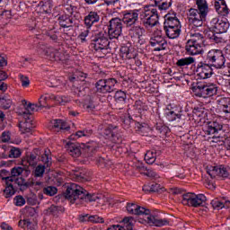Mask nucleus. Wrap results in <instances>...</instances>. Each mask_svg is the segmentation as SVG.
<instances>
[{
    "mask_svg": "<svg viewBox=\"0 0 230 230\" xmlns=\"http://www.w3.org/2000/svg\"><path fill=\"white\" fill-rule=\"evenodd\" d=\"M63 195L66 200H69L70 204H75V206H82L84 202H96L98 200L96 194H90L76 183L68 184Z\"/></svg>",
    "mask_w": 230,
    "mask_h": 230,
    "instance_id": "f257e3e1",
    "label": "nucleus"
},
{
    "mask_svg": "<svg viewBox=\"0 0 230 230\" xmlns=\"http://www.w3.org/2000/svg\"><path fill=\"white\" fill-rule=\"evenodd\" d=\"M126 209L129 215H145V222L150 226H155V227H163L164 226H168V224H170L168 219H161L152 216L150 215V209L140 207L136 203H128Z\"/></svg>",
    "mask_w": 230,
    "mask_h": 230,
    "instance_id": "f03ea898",
    "label": "nucleus"
},
{
    "mask_svg": "<svg viewBox=\"0 0 230 230\" xmlns=\"http://www.w3.org/2000/svg\"><path fill=\"white\" fill-rule=\"evenodd\" d=\"M198 9L190 8L188 13L189 23L195 28H200L204 24V21L209 13V5H204L196 2Z\"/></svg>",
    "mask_w": 230,
    "mask_h": 230,
    "instance_id": "7ed1b4c3",
    "label": "nucleus"
},
{
    "mask_svg": "<svg viewBox=\"0 0 230 230\" xmlns=\"http://www.w3.org/2000/svg\"><path fill=\"white\" fill-rule=\"evenodd\" d=\"M109 34L105 30L97 31L92 36V48L98 53L105 55L109 49Z\"/></svg>",
    "mask_w": 230,
    "mask_h": 230,
    "instance_id": "20e7f679",
    "label": "nucleus"
},
{
    "mask_svg": "<svg viewBox=\"0 0 230 230\" xmlns=\"http://www.w3.org/2000/svg\"><path fill=\"white\" fill-rule=\"evenodd\" d=\"M140 19L142 24L145 28H154L159 24V13H157V8L151 7L149 9H146L140 14Z\"/></svg>",
    "mask_w": 230,
    "mask_h": 230,
    "instance_id": "39448f33",
    "label": "nucleus"
},
{
    "mask_svg": "<svg viewBox=\"0 0 230 230\" xmlns=\"http://www.w3.org/2000/svg\"><path fill=\"white\" fill-rule=\"evenodd\" d=\"M207 60L216 69H224L226 67V56L222 49H210L207 54Z\"/></svg>",
    "mask_w": 230,
    "mask_h": 230,
    "instance_id": "423d86ee",
    "label": "nucleus"
},
{
    "mask_svg": "<svg viewBox=\"0 0 230 230\" xmlns=\"http://www.w3.org/2000/svg\"><path fill=\"white\" fill-rule=\"evenodd\" d=\"M208 198L204 194H195L188 192L182 195L181 204L183 206H190V208H200L206 204Z\"/></svg>",
    "mask_w": 230,
    "mask_h": 230,
    "instance_id": "0eeeda50",
    "label": "nucleus"
},
{
    "mask_svg": "<svg viewBox=\"0 0 230 230\" xmlns=\"http://www.w3.org/2000/svg\"><path fill=\"white\" fill-rule=\"evenodd\" d=\"M116 78L100 79L95 83V89L101 94H107L116 91Z\"/></svg>",
    "mask_w": 230,
    "mask_h": 230,
    "instance_id": "6e6552de",
    "label": "nucleus"
},
{
    "mask_svg": "<svg viewBox=\"0 0 230 230\" xmlns=\"http://www.w3.org/2000/svg\"><path fill=\"white\" fill-rule=\"evenodd\" d=\"M109 39H119L123 33V22L120 18H112L108 25Z\"/></svg>",
    "mask_w": 230,
    "mask_h": 230,
    "instance_id": "1a4fd4ad",
    "label": "nucleus"
},
{
    "mask_svg": "<svg viewBox=\"0 0 230 230\" xmlns=\"http://www.w3.org/2000/svg\"><path fill=\"white\" fill-rule=\"evenodd\" d=\"M120 21H122L126 28L136 26L139 22V9L123 11Z\"/></svg>",
    "mask_w": 230,
    "mask_h": 230,
    "instance_id": "9d476101",
    "label": "nucleus"
},
{
    "mask_svg": "<svg viewBox=\"0 0 230 230\" xmlns=\"http://www.w3.org/2000/svg\"><path fill=\"white\" fill-rule=\"evenodd\" d=\"M128 28L129 36L131 37L132 40H134L136 44L143 46V44H145V38H143V35H145V28L141 25H133Z\"/></svg>",
    "mask_w": 230,
    "mask_h": 230,
    "instance_id": "9b49d317",
    "label": "nucleus"
},
{
    "mask_svg": "<svg viewBox=\"0 0 230 230\" xmlns=\"http://www.w3.org/2000/svg\"><path fill=\"white\" fill-rule=\"evenodd\" d=\"M210 30L216 33H226L229 30V22L227 20H221L218 17L212 18L209 22Z\"/></svg>",
    "mask_w": 230,
    "mask_h": 230,
    "instance_id": "f8f14e48",
    "label": "nucleus"
},
{
    "mask_svg": "<svg viewBox=\"0 0 230 230\" xmlns=\"http://www.w3.org/2000/svg\"><path fill=\"white\" fill-rule=\"evenodd\" d=\"M211 67L213 66L209 64L199 62L196 67V75L198 78H200L201 80L211 78L213 75V68Z\"/></svg>",
    "mask_w": 230,
    "mask_h": 230,
    "instance_id": "ddd939ff",
    "label": "nucleus"
},
{
    "mask_svg": "<svg viewBox=\"0 0 230 230\" xmlns=\"http://www.w3.org/2000/svg\"><path fill=\"white\" fill-rule=\"evenodd\" d=\"M158 35L150 39L149 44L154 48V51H163L166 49L168 43L163 36H161L162 31H157Z\"/></svg>",
    "mask_w": 230,
    "mask_h": 230,
    "instance_id": "4468645a",
    "label": "nucleus"
},
{
    "mask_svg": "<svg viewBox=\"0 0 230 230\" xmlns=\"http://www.w3.org/2000/svg\"><path fill=\"white\" fill-rule=\"evenodd\" d=\"M39 155H40V150L34 149L31 153H27L26 155L22 159V164L23 166H32L35 168L39 163Z\"/></svg>",
    "mask_w": 230,
    "mask_h": 230,
    "instance_id": "2eb2a0df",
    "label": "nucleus"
},
{
    "mask_svg": "<svg viewBox=\"0 0 230 230\" xmlns=\"http://www.w3.org/2000/svg\"><path fill=\"white\" fill-rule=\"evenodd\" d=\"M114 108L117 111H121L125 109V106L127 105V93L124 91H117L114 95Z\"/></svg>",
    "mask_w": 230,
    "mask_h": 230,
    "instance_id": "dca6fc26",
    "label": "nucleus"
},
{
    "mask_svg": "<svg viewBox=\"0 0 230 230\" xmlns=\"http://www.w3.org/2000/svg\"><path fill=\"white\" fill-rule=\"evenodd\" d=\"M224 126L218 121H210L205 127V134L207 136H212L213 134H220Z\"/></svg>",
    "mask_w": 230,
    "mask_h": 230,
    "instance_id": "f3484780",
    "label": "nucleus"
},
{
    "mask_svg": "<svg viewBox=\"0 0 230 230\" xmlns=\"http://www.w3.org/2000/svg\"><path fill=\"white\" fill-rule=\"evenodd\" d=\"M214 7L219 15H222L223 17H227L229 15L230 10L226 0H215Z\"/></svg>",
    "mask_w": 230,
    "mask_h": 230,
    "instance_id": "a211bd4d",
    "label": "nucleus"
},
{
    "mask_svg": "<svg viewBox=\"0 0 230 230\" xmlns=\"http://www.w3.org/2000/svg\"><path fill=\"white\" fill-rule=\"evenodd\" d=\"M203 45L193 43L192 41H187L185 49L189 55H202L204 53Z\"/></svg>",
    "mask_w": 230,
    "mask_h": 230,
    "instance_id": "6ab92c4d",
    "label": "nucleus"
},
{
    "mask_svg": "<svg viewBox=\"0 0 230 230\" xmlns=\"http://www.w3.org/2000/svg\"><path fill=\"white\" fill-rule=\"evenodd\" d=\"M164 27H182V25H181V21L177 18V14L172 13L164 16Z\"/></svg>",
    "mask_w": 230,
    "mask_h": 230,
    "instance_id": "aec40b11",
    "label": "nucleus"
},
{
    "mask_svg": "<svg viewBox=\"0 0 230 230\" xmlns=\"http://www.w3.org/2000/svg\"><path fill=\"white\" fill-rule=\"evenodd\" d=\"M84 21L86 28H93L96 22H100V14L96 11H91L88 15L84 16Z\"/></svg>",
    "mask_w": 230,
    "mask_h": 230,
    "instance_id": "412c9836",
    "label": "nucleus"
},
{
    "mask_svg": "<svg viewBox=\"0 0 230 230\" xmlns=\"http://www.w3.org/2000/svg\"><path fill=\"white\" fill-rule=\"evenodd\" d=\"M192 91L198 98H208V84L206 83H197L192 87Z\"/></svg>",
    "mask_w": 230,
    "mask_h": 230,
    "instance_id": "4be33fe9",
    "label": "nucleus"
},
{
    "mask_svg": "<svg viewBox=\"0 0 230 230\" xmlns=\"http://www.w3.org/2000/svg\"><path fill=\"white\" fill-rule=\"evenodd\" d=\"M120 57L123 60H132V58L137 57V52L134 49L124 45L120 48Z\"/></svg>",
    "mask_w": 230,
    "mask_h": 230,
    "instance_id": "5701e85b",
    "label": "nucleus"
},
{
    "mask_svg": "<svg viewBox=\"0 0 230 230\" xmlns=\"http://www.w3.org/2000/svg\"><path fill=\"white\" fill-rule=\"evenodd\" d=\"M24 121L20 122L19 128L22 132V134H26L28 132H31V128L35 127L33 125V122L31 120V117L28 116V114L23 115Z\"/></svg>",
    "mask_w": 230,
    "mask_h": 230,
    "instance_id": "b1692460",
    "label": "nucleus"
},
{
    "mask_svg": "<svg viewBox=\"0 0 230 230\" xmlns=\"http://www.w3.org/2000/svg\"><path fill=\"white\" fill-rule=\"evenodd\" d=\"M51 125L53 130L56 132H60V130H69V128H71L69 125H67V122L60 119L51 120Z\"/></svg>",
    "mask_w": 230,
    "mask_h": 230,
    "instance_id": "393cba45",
    "label": "nucleus"
},
{
    "mask_svg": "<svg viewBox=\"0 0 230 230\" xmlns=\"http://www.w3.org/2000/svg\"><path fill=\"white\" fill-rule=\"evenodd\" d=\"M116 130H118V127L116 126H105L102 131V136L106 137V139H112V141H114V137H116Z\"/></svg>",
    "mask_w": 230,
    "mask_h": 230,
    "instance_id": "a878e982",
    "label": "nucleus"
},
{
    "mask_svg": "<svg viewBox=\"0 0 230 230\" xmlns=\"http://www.w3.org/2000/svg\"><path fill=\"white\" fill-rule=\"evenodd\" d=\"M181 28L182 27H164V31L168 39H179L181 31Z\"/></svg>",
    "mask_w": 230,
    "mask_h": 230,
    "instance_id": "bb28decb",
    "label": "nucleus"
},
{
    "mask_svg": "<svg viewBox=\"0 0 230 230\" xmlns=\"http://www.w3.org/2000/svg\"><path fill=\"white\" fill-rule=\"evenodd\" d=\"M58 22L61 28H72L75 20L72 16L62 14L58 17Z\"/></svg>",
    "mask_w": 230,
    "mask_h": 230,
    "instance_id": "cd10ccee",
    "label": "nucleus"
},
{
    "mask_svg": "<svg viewBox=\"0 0 230 230\" xmlns=\"http://www.w3.org/2000/svg\"><path fill=\"white\" fill-rule=\"evenodd\" d=\"M68 154L72 155V157H80L82 155V150L76 144L68 142L66 146Z\"/></svg>",
    "mask_w": 230,
    "mask_h": 230,
    "instance_id": "c85d7f7f",
    "label": "nucleus"
},
{
    "mask_svg": "<svg viewBox=\"0 0 230 230\" xmlns=\"http://www.w3.org/2000/svg\"><path fill=\"white\" fill-rule=\"evenodd\" d=\"M170 6H172V0H155V8L159 10L161 13L166 12Z\"/></svg>",
    "mask_w": 230,
    "mask_h": 230,
    "instance_id": "c756f323",
    "label": "nucleus"
},
{
    "mask_svg": "<svg viewBox=\"0 0 230 230\" xmlns=\"http://www.w3.org/2000/svg\"><path fill=\"white\" fill-rule=\"evenodd\" d=\"M145 193H155L159 191H165L164 187H161L158 183L146 184L143 186Z\"/></svg>",
    "mask_w": 230,
    "mask_h": 230,
    "instance_id": "7c9ffc66",
    "label": "nucleus"
},
{
    "mask_svg": "<svg viewBox=\"0 0 230 230\" xmlns=\"http://www.w3.org/2000/svg\"><path fill=\"white\" fill-rule=\"evenodd\" d=\"M25 172L26 173H30V170L26 169V168H22L21 166H14L11 169V177L13 179V181H15L16 179H19L18 177L20 175H22V172Z\"/></svg>",
    "mask_w": 230,
    "mask_h": 230,
    "instance_id": "2f4dec72",
    "label": "nucleus"
},
{
    "mask_svg": "<svg viewBox=\"0 0 230 230\" xmlns=\"http://www.w3.org/2000/svg\"><path fill=\"white\" fill-rule=\"evenodd\" d=\"M83 109L86 111V112H94L96 111V103H94V101L93 98L88 96L84 103H83Z\"/></svg>",
    "mask_w": 230,
    "mask_h": 230,
    "instance_id": "473e14b6",
    "label": "nucleus"
},
{
    "mask_svg": "<svg viewBox=\"0 0 230 230\" xmlns=\"http://www.w3.org/2000/svg\"><path fill=\"white\" fill-rule=\"evenodd\" d=\"M13 182H15V184H18L21 191H24V190H28V188H30L31 186H33V182L32 181H27L22 177L16 178L13 181Z\"/></svg>",
    "mask_w": 230,
    "mask_h": 230,
    "instance_id": "72a5a7b5",
    "label": "nucleus"
},
{
    "mask_svg": "<svg viewBox=\"0 0 230 230\" xmlns=\"http://www.w3.org/2000/svg\"><path fill=\"white\" fill-rule=\"evenodd\" d=\"M204 34L200 32L190 33V42H193L194 44H198L199 46H204Z\"/></svg>",
    "mask_w": 230,
    "mask_h": 230,
    "instance_id": "f704fd0d",
    "label": "nucleus"
},
{
    "mask_svg": "<svg viewBox=\"0 0 230 230\" xmlns=\"http://www.w3.org/2000/svg\"><path fill=\"white\" fill-rule=\"evenodd\" d=\"M97 148H98V143L94 141L88 142L84 146V152H86L88 156L93 155V154L96 152Z\"/></svg>",
    "mask_w": 230,
    "mask_h": 230,
    "instance_id": "c9c22d12",
    "label": "nucleus"
},
{
    "mask_svg": "<svg viewBox=\"0 0 230 230\" xmlns=\"http://www.w3.org/2000/svg\"><path fill=\"white\" fill-rule=\"evenodd\" d=\"M157 157V152L154 149L149 150L145 155V161L147 164H154L155 163V159Z\"/></svg>",
    "mask_w": 230,
    "mask_h": 230,
    "instance_id": "e433bc0d",
    "label": "nucleus"
},
{
    "mask_svg": "<svg viewBox=\"0 0 230 230\" xmlns=\"http://www.w3.org/2000/svg\"><path fill=\"white\" fill-rule=\"evenodd\" d=\"M191 64H195V59L192 57L182 58L176 62L178 67H185V66H191Z\"/></svg>",
    "mask_w": 230,
    "mask_h": 230,
    "instance_id": "4c0bfd02",
    "label": "nucleus"
},
{
    "mask_svg": "<svg viewBox=\"0 0 230 230\" xmlns=\"http://www.w3.org/2000/svg\"><path fill=\"white\" fill-rule=\"evenodd\" d=\"M13 181L5 183V189L4 190V196L5 199H10L15 195V189L13 188Z\"/></svg>",
    "mask_w": 230,
    "mask_h": 230,
    "instance_id": "58836bf2",
    "label": "nucleus"
},
{
    "mask_svg": "<svg viewBox=\"0 0 230 230\" xmlns=\"http://www.w3.org/2000/svg\"><path fill=\"white\" fill-rule=\"evenodd\" d=\"M0 179L4 182V184L8 182H13V179L12 178L11 171L3 169L0 171Z\"/></svg>",
    "mask_w": 230,
    "mask_h": 230,
    "instance_id": "ea45409f",
    "label": "nucleus"
},
{
    "mask_svg": "<svg viewBox=\"0 0 230 230\" xmlns=\"http://www.w3.org/2000/svg\"><path fill=\"white\" fill-rule=\"evenodd\" d=\"M218 93V86L215 84H207V98L217 95Z\"/></svg>",
    "mask_w": 230,
    "mask_h": 230,
    "instance_id": "a19ab883",
    "label": "nucleus"
},
{
    "mask_svg": "<svg viewBox=\"0 0 230 230\" xmlns=\"http://www.w3.org/2000/svg\"><path fill=\"white\" fill-rule=\"evenodd\" d=\"M219 168L220 166L208 165L207 166V173L211 177V179H216L218 177Z\"/></svg>",
    "mask_w": 230,
    "mask_h": 230,
    "instance_id": "79ce46f5",
    "label": "nucleus"
},
{
    "mask_svg": "<svg viewBox=\"0 0 230 230\" xmlns=\"http://www.w3.org/2000/svg\"><path fill=\"white\" fill-rule=\"evenodd\" d=\"M123 224L126 226L127 230H134V225L136 224V219L132 217H127L122 219Z\"/></svg>",
    "mask_w": 230,
    "mask_h": 230,
    "instance_id": "37998d69",
    "label": "nucleus"
},
{
    "mask_svg": "<svg viewBox=\"0 0 230 230\" xmlns=\"http://www.w3.org/2000/svg\"><path fill=\"white\" fill-rule=\"evenodd\" d=\"M155 130H157L158 134H161L162 136L168 134V132L170 131V128L161 122H157L155 126Z\"/></svg>",
    "mask_w": 230,
    "mask_h": 230,
    "instance_id": "c03bdc74",
    "label": "nucleus"
},
{
    "mask_svg": "<svg viewBox=\"0 0 230 230\" xmlns=\"http://www.w3.org/2000/svg\"><path fill=\"white\" fill-rule=\"evenodd\" d=\"M39 6L45 13H49V12H51L52 5L50 1H40Z\"/></svg>",
    "mask_w": 230,
    "mask_h": 230,
    "instance_id": "a18cd8bd",
    "label": "nucleus"
},
{
    "mask_svg": "<svg viewBox=\"0 0 230 230\" xmlns=\"http://www.w3.org/2000/svg\"><path fill=\"white\" fill-rule=\"evenodd\" d=\"M121 121L123 128L126 129L130 128V127L134 125V120L132 119V117L130 115L122 117Z\"/></svg>",
    "mask_w": 230,
    "mask_h": 230,
    "instance_id": "49530a36",
    "label": "nucleus"
},
{
    "mask_svg": "<svg viewBox=\"0 0 230 230\" xmlns=\"http://www.w3.org/2000/svg\"><path fill=\"white\" fill-rule=\"evenodd\" d=\"M49 98L53 99V95H41L39 99V102L37 103V107H48V100H49Z\"/></svg>",
    "mask_w": 230,
    "mask_h": 230,
    "instance_id": "de8ad7c7",
    "label": "nucleus"
},
{
    "mask_svg": "<svg viewBox=\"0 0 230 230\" xmlns=\"http://www.w3.org/2000/svg\"><path fill=\"white\" fill-rule=\"evenodd\" d=\"M52 98L61 105H66V103H69V102H71V97L66 95H52Z\"/></svg>",
    "mask_w": 230,
    "mask_h": 230,
    "instance_id": "09e8293b",
    "label": "nucleus"
},
{
    "mask_svg": "<svg viewBox=\"0 0 230 230\" xmlns=\"http://www.w3.org/2000/svg\"><path fill=\"white\" fill-rule=\"evenodd\" d=\"M22 155V152L19 147H11L8 156L10 159H17Z\"/></svg>",
    "mask_w": 230,
    "mask_h": 230,
    "instance_id": "8fccbe9b",
    "label": "nucleus"
},
{
    "mask_svg": "<svg viewBox=\"0 0 230 230\" xmlns=\"http://www.w3.org/2000/svg\"><path fill=\"white\" fill-rule=\"evenodd\" d=\"M58 192V189L54 186H48L43 188V193L44 195H48L49 197H54V195H57Z\"/></svg>",
    "mask_w": 230,
    "mask_h": 230,
    "instance_id": "3c124183",
    "label": "nucleus"
},
{
    "mask_svg": "<svg viewBox=\"0 0 230 230\" xmlns=\"http://www.w3.org/2000/svg\"><path fill=\"white\" fill-rule=\"evenodd\" d=\"M134 109L138 112V114H141L143 111H146L148 107L141 102V100L136 101L134 104Z\"/></svg>",
    "mask_w": 230,
    "mask_h": 230,
    "instance_id": "603ef678",
    "label": "nucleus"
},
{
    "mask_svg": "<svg viewBox=\"0 0 230 230\" xmlns=\"http://www.w3.org/2000/svg\"><path fill=\"white\" fill-rule=\"evenodd\" d=\"M212 206L215 209H223V208L229 207V201H226V203H224L218 199H215L212 201Z\"/></svg>",
    "mask_w": 230,
    "mask_h": 230,
    "instance_id": "864d4df0",
    "label": "nucleus"
},
{
    "mask_svg": "<svg viewBox=\"0 0 230 230\" xmlns=\"http://www.w3.org/2000/svg\"><path fill=\"white\" fill-rule=\"evenodd\" d=\"M166 117L169 121H175V119H181V118H182V114L175 113L173 111H169L166 112Z\"/></svg>",
    "mask_w": 230,
    "mask_h": 230,
    "instance_id": "5fc2aeb1",
    "label": "nucleus"
},
{
    "mask_svg": "<svg viewBox=\"0 0 230 230\" xmlns=\"http://www.w3.org/2000/svg\"><path fill=\"white\" fill-rule=\"evenodd\" d=\"M46 172V165L39 164L34 170V177H44Z\"/></svg>",
    "mask_w": 230,
    "mask_h": 230,
    "instance_id": "6e6d98bb",
    "label": "nucleus"
},
{
    "mask_svg": "<svg viewBox=\"0 0 230 230\" xmlns=\"http://www.w3.org/2000/svg\"><path fill=\"white\" fill-rule=\"evenodd\" d=\"M40 161L44 164L43 166H45V168H49V166H51V157H49V154L45 152L41 155Z\"/></svg>",
    "mask_w": 230,
    "mask_h": 230,
    "instance_id": "4d7b16f0",
    "label": "nucleus"
},
{
    "mask_svg": "<svg viewBox=\"0 0 230 230\" xmlns=\"http://www.w3.org/2000/svg\"><path fill=\"white\" fill-rule=\"evenodd\" d=\"M39 107L37 104L29 103L25 106V111H23V116L28 114L29 118H31V113L35 111V108Z\"/></svg>",
    "mask_w": 230,
    "mask_h": 230,
    "instance_id": "13d9d810",
    "label": "nucleus"
},
{
    "mask_svg": "<svg viewBox=\"0 0 230 230\" xmlns=\"http://www.w3.org/2000/svg\"><path fill=\"white\" fill-rule=\"evenodd\" d=\"M144 175L149 177L150 179H153V181H157V179H159L160 177L159 174H157V172H155L152 169H146V171L144 172Z\"/></svg>",
    "mask_w": 230,
    "mask_h": 230,
    "instance_id": "bf43d9fd",
    "label": "nucleus"
},
{
    "mask_svg": "<svg viewBox=\"0 0 230 230\" xmlns=\"http://www.w3.org/2000/svg\"><path fill=\"white\" fill-rule=\"evenodd\" d=\"M74 179L78 181L79 182H84V181H87V174L84 173L83 172H74Z\"/></svg>",
    "mask_w": 230,
    "mask_h": 230,
    "instance_id": "052dcab7",
    "label": "nucleus"
},
{
    "mask_svg": "<svg viewBox=\"0 0 230 230\" xmlns=\"http://www.w3.org/2000/svg\"><path fill=\"white\" fill-rule=\"evenodd\" d=\"M89 33H91V28L86 27L85 29L82 30L81 33L78 36V39H80L81 42H85L86 37H89Z\"/></svg>",
    "mask_w": 230,
    "mask_h": 230,
    "instance_id": "680f3d73",
    "label": "nucleus"
},
{
    "mask_svg": "<svg viewBox=\"0 0 230 230\" xmlns=\"http://www.w3.org/2000/svg\"><path fill=\"white\" fill-rule=\"evenodd\" d=\"M221 103H223V111L230 114V98L222 99Z\"/></svg>",
    "mask_w": 230,
    "mask_h": 230,
    "instance_id": "e2e57ef3",
    "label": "nucleus"
},
{
    "mask_svg": "<svg viewBox=\"0 0 230 230\" xmlns=\"http://www.w3.org/2000/svg\"><path fill=\"white\" fill-rule=\"evenodd\" d=\"M97 163L100 166H104L105 168H109L111 164H112V162H111L109 159H106L105 157L100 156L97 159Z\"/></svg>",
    "mask_w": 230,
    "mask_h": 230,
    "instance_id": "0e129e2a",
    "label": "nucleus"
},
{
    "mask_svg": "<svg viewBox=\"0 0 230 230\" xmlns=\"http://www.w3.org/2000/svg\"><path fill=\"white\" fill-rule=\"evenodd\" d=\"M218 177H223V179H227V177H229V172L226 166L219 165Z\"/></svg>",
    "mask_w": 230,
    "mask_h": 230,
    "instance_id": "69168bd1",
    "label": "nucleus"
},
{
    "mask_svg": "<svg viewBox=\"0 0 230 230\" xmlns=\"http://www.w3.org/2000/svg\"><path fill=\"white\" fill-rule=\"evenodd\" d=\"M13 202L15 206H18L21 208L24 206V204H26V199H24L22 196L19 195L13 199Z\"/></svg>",
    "mask_w": 230,
    "mask_h": 230,
    "instance_id": "338daca9",
    "label": "nucleus"
},
{
    "mask_svg": "<svg viewBox=\"0 0 230 230\" xmlns=\"http://www.w3.org/2000/svg\"><path fill=\"white\" fill-rule=\"evenodd\" d=\"M87 91H89V88H85L84 86H80L75 89V93L77 94V96H85L87 94Z\"/></svg>",
    "mask_w": 230,
    "mask_h": 230,
    "instance_id": "774afa93",
    "label": "nucleus"
}]
</instances>
